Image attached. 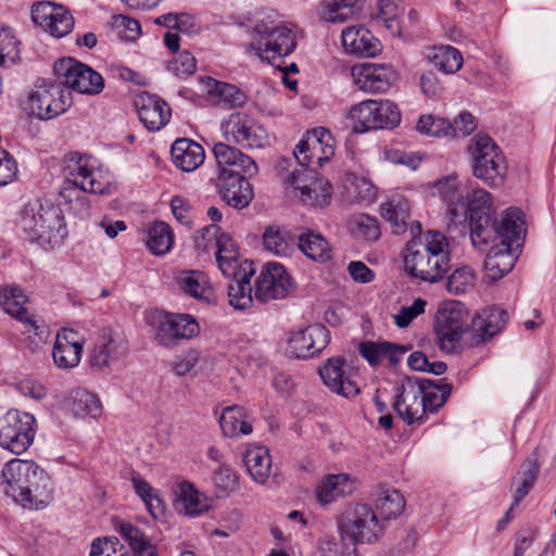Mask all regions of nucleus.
Returning <instances> with one entry per match:
<instances>
[{
    "label": "nucleus",
    "mask_w": 556,
    "mask_h": 556,
    "mask_svg": "<svg viewBox=\"0 0 556 556\" xmlns=\"http://www.w3.org/2000/svg\"><path fill=\"white\" fill-rule=\"evenodd\" d=\"M352 229L355 236L367 241H375L380 236V228L377 219L367 214L354 216L352 220Z\"/></svg>",
    "instance_id": "obj_59"
},
{
    "label": "nucleus",
    "mask_w": 556,
    "mask_h": 556,
    "mask_svg": "<svg viewBox=\"0 0 556 556\" xmlns=\"http://www.w3.org/2000/svg\"><path fill=\"white\" fill-rule=\"evenodd\" d=\"M389 349V342L367 341L361 344L359 353L371 366H377L386 359Z\"/></svg>",
    "instance_id": "obj_63"
},
{
    "label": "nucleus",
    "mask_w": 556,
    "mask_h": 556,
    "mask_svg": "<svg viewBox=\"0 0 556 556\" xmlns=\"http://www.w3.org/2000/svg\"><path fill=\"white\" fill-rule=\"evenodd\" d=\"M132 485L136 493L144 502L148 510L153 517H156L157 514L162 513L163 501L161 500L156 490H154L149 482L140 477H134Z\"/></svg>",
    "instance_id": "obj_56"
},
{
    "label": "nucleus",
    "mask_w": 556,
    "mask_h": 556,
    "mask_svg": "<svg viewBox=\"0 0 556 556\" xmlns=\"http://www.w3.org/2000/svg\"><path fill=\"white\" fill-rule=\"evenodd\" d=\"M4 493L28 509H42L52 497L50 478L33 460L14 458L1 471Z\"/></svg>",
    "instance_id": "obj_2"
},
{
    "label": "nucleus",
    "mask_w": 556,
    "mask_h": 556,
    "mask_svg": "<svg viewBox=\"0 0 556 556\" xmlns=\"http://www.w3.org/2000/svg\"><path fill=\"white\" fill-rule=\"evenodd\" d=\"M243 462L251 478L257 483H264L271 470V457L264 446L248 447Z\"/></svg>",
    "instance_id": "obj_40"
},
{
    "label": "nucleus",
    "mask_w": 556,
    "mask_h": 556,
    "mask_svg": "<svg viewBox=\"0 0 556 556\" xmlns=\"http://www.w3.org/2000/svg\"><path fill=\"white\" fill-rule=\"evenodd\" d=\"M377 511L383 520L397 518L405 508V498L395 489H384L375 501Z\"/></svg>",
    "instance_id": "obj_49"
},
{
    "label": "nucleus",
    "mask_w": 556,
    "mask_h": 556,
    "mask_svg": "<svg viewBox=\"0 0 556 556\" xmlns=\"http://www.w3.org/2000/svg\"><path fill=\"white\" fill-rule=\"evenodd\" d=\"M405 270L424 281L435 282L450 267V250L445 236L429 230L407 242L404 255Z\"/></svg>",
    "instance_id": "obj_3"
},
{
    "label": "nucleus",
    "mask_w": 556,
    "mask_h": 556,
    "mask_svg": "<svg viewBox=\"0 0 556 556\" xmlns=\"http://www.w3.org/2000/svg\"><path fill=\"white\" fill-rule=\"evenodd\" d=\"M324 383L332 391L344 397H353L359 393L354 381L352 368L343 357H332L319 368Z\"/></svg>",
    "instance_id": "obj_26"
},
{
    "label": "nucleus",
    "mask_w": 556,
    "mask_h": 556,
    "mask_svg": "<svg viewBox=\"0 0 556 556\" xmlns=\"http://www.w3.org/2000/svg\"><path fill=\"white\" fill-rule=\"evenodd\" d=\"M263 243L267 251L278 256H288L293 250L294 239L287 229L269 226L263 235Z\"/></svg>",
    "instance_id": "obj_48"
},
{
    "label": "nucleus",
    "mask_w": 556,
    "mask_h": 556,
    "mask_svg": "<svg viewBox=\"0 0 556 556\" xmlns=\"http://www.w3.org/2000/svg\"><path fill=\"white\" fill-rule=\"evenodd\" d=\"M20 223L29 240L43 248L60 247L67 236L61 208L48 201L28 202L22 210Z\"/></svg>",
    "instance_id": "obj_4"
},
{
    "label": "nucleus",
    "mask_w": 556,
    "mask_h": 556,
    "mask_svg": "<svg viewBox=\"0 0 556 556\" xmlns=\"http://www.w3.org/2000/svg\"><path fill=\"white\" fill-rule=\"evenodd\" d=\"M31 20L51 36L61 38L70 34L74 27L72 14L61 5L51 2H39L31 8Z\"/></svg>",
    "instance_id": "obj_22"
},
{
    "label": "nucleus",
    "mask_w": 556,
    "mask_h": 556,
    "mask_svg": "<svg viewBox=\"0 0 556 556\" xmlns=\"http://www.w3.org/2000/svg\"><path fill=\"white\" fill-rule=\"evenodd\" d=\"M205 87L210 96L228 109L242 108L247 103V94L232 84L207 77Z\"/></svg>",
    "instance_id": "obj_42"
},
{
    "label": "nucleus",
    "mask_w": 556,
    "mask_h": 556,
    "mask_svg": "<svg viewBox=\"0 0 556 556\" xmlns=\"http://www.w3.org/2000/svg\"><path fill=\"white\" fill-rule=\"evenodd\" d=\"M289 184L300 191L304 204L324 206L330 203L332 197L331 184L319 177L316 168L301 167L288 176Z\"/></svg>",
    "instance_id": "obj_18"
},
{
    "label": "nucleus",
    "mask_w": 556,
    "mask_h": 556,
    "mask_svg": "<svg viewBox=\"0 0 556 556\" xmlns=\"http://www.w3.org/2000/svg\"><path fill=\"white\" fill-rule=\"evenodd\" d=\"M409 211L408 201L400 194L390 197L381 204V214L396 235L403 233L407 229Z\"/></svg>",
    "instance_id": "obj_39"
},
{
    "label": "nucleus",
    "mask_w": 556,
    "mask_h": 556,
    "mask_svg": "<svg viewBox=\"0 0 556 556\" xmlns=\"http://www.w3.org/2000/svg\"><path fill=\"white\" fill-rule=\"evenodd\" d=\"M416 129L420 134L432 137H448L453 132L451 122L431 114L421 115L417 121Z\"/></svg>",
    "instance_id": "obj_57"
},
{
    "label": "nucleus",
    "mask_w": 556,
    "mask_h": 556,
    "mask_svg": "<svg viewBox=\"0 0 556 556\" xmlns=\"http://www.w3.org/2000/svg\"><path fill=\"white\" fill-rule=\"evenodd\" d=\"M125 353L124 341L111 331L103 330L90 355V364L93 368L101 370L118 362Z\"/></svg>",
    "instance_id": "obj_32"
},
{
    "label": "nucleus",
    "mask_w": 556,
    "mask_h": 556,
    "mask_svg": "<svg viewBox=\"0 0 556 556\" xmlns=\"http://www.w3.org/2000/svg\"><path fill=\"white\" fill-rule=\"evenodd\" d=\"M353 490L354 485L349 475H329L317 486V498L321 504L327 505L339 496L351 494Z\"/></svg>",
    "instance_id": "obj_41"
},
{
    "label": "nucleus",
    "mask_w": 556,
    "mask_h": 556,
    "mask_svg": "<svg viewBox=\"0 0 556 556\" xmlns=\"http://www.w3.org/2000/svg\"><path fill=\"white\" fill-rule=\"evenodd\" d=\"M342 46L350 54L374 56L380 51V43L371 33L361 26L345 28L341 35Z\"/></svg>",
    "instance_id": "obj_34"
},
{
    "label": "nucleus",
    "mask_w": 556,
    "mask_h": 556,
    "mask_svg": "<svg viewBox=\"0 0 556 556\" xmlns=\"http://www.w3.org/2000/svg\"><path fill=\"white\" fill-rule=\"evenodd\" d=\"M167 70L179 77L192 75L197 70L195 58L189 51L177 52L168 61Z\"/></svg>",
    "instance_id": "obj_61"
},
{
    "label": "nucleus",
    "mask_w": 556,
    "mask_h": 556,
    "mask_svg": "<svg viewBox=\"0 0 556 556\" xmlns=\"http://www.w3.org/2000/svg\"><path fill=\"white\" fill-rule=\"evenodd\" d=\"M434 189L438 194L446 202L447 211L452 217V206L463 200V193L460 192V181L456 176H447L439 179Z\"/></svg>",
    "instance_id": "obj_55"
},
{
    "label": "nucleus",
    "mask_w": 556,
    "mask_h": 556,
    "mask_svg": "<svg viewBox=\"0 0 556 556\" xmlns=\"http://www.w3.org/2000/svg\"><path fill=\"white\" fill-rule=\"evenodd\" d=\"M83 344L76 331L63 329L56 334L52 357L60 368H73L80 362Z\"/></svg>",
    "instance_id": "obj_33"
},
{
    "label": "nucleus",
    "mask_w": 556,
    "mask_h": 556,
    "mask_svg": "<svg viewBox=\"0 0 556 556\" xmlns=\"http://www.w3.org/2000/svg\"><path fill=\"white\" fill-rule=\"evenodd\" d=\"M329 342V330L324 325L315 324L291 334L289 352L296 358H309L325 350Z\"/></svg>",
    "instance_id": "obj_25"
},
{
    "label": "nucleus",
    "mask_w": 556,
    "mask_h": 556,
    "mask_svg": "<svg viewBox=\"0 0 556 556\" xmlns=\"http://www.w3.org/2000/svg\"><path fill=\"white\" fill-rule=\"evenodd\" d=\"M173 163L182 172H193L205 160L203 147L188 138L176 139L170 149Z\"/></svg>",
    "instance_id": "obj_36"
},
{
    "label": "nucleus",
    "mask_w": 556,
    "mask_h": 556,
    "mask_svg": "<svg viewBox=\"0 0 556 556\" xmlns=\"http://www.w3.org/2000/svg\"><path fill=\"white\" fill-rule=\"evenodd\" d=\"M300 250L308 258L325 263L331 257V248L327 240L319 233L307 230L298 237Z\"/></svg>",
    "instance_id": "obj_46"
},
{
    "label": "nucleus",
    "mask_w": 556,
    "mask_h": 556,
    "mask_svg": "<svg viewBox=\"0 0 556 556\" xmlns=\"http://www.w3.org/2000/svg\"><path fill=\"white\" fill-rule=\"evenodd\" d=\"M72 105L71 91L56 80L42 79L27 97L24 109L39 119H51Z\"/></svg>",
    "instance_id": "obj_10"
},
{
    "label": "nucleus",
    "mask_w": 556,
    "mask_h": 556,
    "mask_svg": "<svg viewBox=\"0 0 556 556\" xmlns=\"http://www.w3.org/2000/svg\"><path fill=\"white\" fill-rule=\"evenodd\" d=\"M16 391L23 396L35 401L43 400L48 392L43 384L31 379H23L15 384Z\"/></svg>",
    "instance_id": "obj_64"
},
{
    "label": "nucleus",
    "mask_w": 556,
    "mask_h": 556,
    "mask_svg": "<svg viewBox=\"0 0 556 556\" xmlns=\"http://www.w3.org/2000/svg\"><path fill=\"white\" fill-rule=\"evenodd\" d=\"M475 270L467 265L456 268L447 278L446 289L450 293L459 295L471 291L476 285Z\"/></svg>",
    "instance_id": "obj_54"
},
{
    "label": "nucleus",
    "mask_w": 556,
    "mask_h": 556,
    "mask_svg": "<svg viewBox=\"0 0 556 556\" xmlns=\"http://www.w3.org/2000/svg\"><path fill=\"white\" fill-rule=\"evenodd\" d=\"M338 529L341 541L351 545L352 549L348 556H356L357 544H371L378 541L383 532L384 526L377 513L367 504H356L344 509L338 519Z\"/></svg>",
    "instance_id": "obj_6"
},
{
    "label": "nucleus",
    "mask_w": 556,
    "mask_h": 556,
    "mask_svg": "<svg viewBox=\"0 0 556 556\" xmlns=\"http://www.w3.org/2000/svg\"><path fill=\"white\" fill-rule=\"evenodd\" d=\"M290 278L285 267L279 263H267L256 280L255 300L267 303L282 299L290 289Z\"/></svg>",
    "instance_id": "obj_24"
},
{
    "label": "nucleus",
    "mask_w": 556,
    "mask_h": 556,
    "mask_svg": "<svg viewBox=\"0 0 556 556\" xmlns=\"http://www.w3.org/2000/svg\"><path fill=\"white\" fill-rule=\"evenodd\" d=\"M470 331L475 343L479 344L504 329L508 320V314L497 306H491L481 309L473 316L470 315Z\"/></svg>",
    "instance_id": "obj_30"
},
{
    "label": "nucleus",
    "mask_w": 556,
    "mask_h": 556,
    "mask_svg": "<svg viewBox=\"0 0 556 556\" xmlns=\"http://www.w3.org/2000/svg\"><path fill=\"white\" fill-rule=\"evenodd\" d=\"M539 473V464L535 458L528 457L521 465L517 477L514 479L516 490L514 494L513 506L518 505L521 500L533 488Z\"/></svg>",
    "instance_id": "obj_51"
},
{
    "label": "nucleus",
    "mask_w": 556,
    "mask_h": 556,
    "mask_svg": "<svg viewBox=\"0 0 556 556\" xmlns=\"http://www.w3.org/2000/svg\"><path fill=\"white\" fill-rule=\"evenodd\" d=\"M468 151L471 156L472 174L476 178L490 187L503 184L506 174L505 159L491 137L476 135Z\"/></svg>",
    "instance_id": "obj_9"
},
{
    "label": "nucleus",
    "mask_w": 556,
    "mask_h": 556,
    "mask_svg": "<svg viewBox=\"0 0 556 556\" xmlns=\"http://www.w3.org/2000/svg\"><path fill=\"white\" fill-rule=\"evenodd\" d=\"M400 8L393 0H379L378 13L374 17V23L379 27H384L391 36H400Z\"/></svg>",
    "instance_id": "obj_53"
},
{
    "label": "nucleus",
    "mask_w": 556,
    "mask_h": 556,
    "mask_svg": "<svg viewBox=\"0 0 556 556\" xmlns=\"http://www.w3.org/2000/svg\"><path fill=\"white\" fill-rule=\"evenodd\" d=\"M355 85L368 93L387 92L397 79V74L391 65L365 63L352 68Z\"/></svg>",
    "instance_id": "obj_20"
},
{
    "label": "nucleus",
    "mask_w": 556,
    "mask_h": 556,
    "mask_svg": "<svg viewBox=\"0 0 556 556\" xmlns=\"http://www.w3.org/2000/svg\"><path fill=\"white\" fill-rule=\"evenodd\" d=\"M66 177L59 187V205L66 206L79 218L90 215L86 193L111 194L115 191L113 175L98 165L92 156L71 153L65 167Z\"/></svg>",
    "instance_id": "obj_1"
},
{
    "label": "nucleus",
    "mask_w": 556,
    "mask_h": 556,
    "mask_svg": "<svg viewBox=\"0 0 556 556\" xmlns=\"http://www.w3.org/2000/svg\"><path fill=\"white\" fill-rule=\"evenodd\" d=\"M146 244L154 255L166 254L173 244L170 227L164 222H155L147 230Z\"/></svg>",
    "instance_id": "obj_50"
},
{
    "label": "nucleus",
    "mask_w": 556,
    "mask_h": 556,
    "mask_svg": "<svg viewBox=\"0 0 556 556\" xmlns=\"http://www.w3.org/2000/svg\"><path fill=\"white\" fill-rule=\"evenodd\" d=\"M140 122L150 131H157L166 126L172 116L169 105L155 94L143 92L136 99Z\"/></svg>",
    "instance_id": "obj_29"
},
{
    "label": "nucleus",
    "mask_w": 556,
    "mask_h": 556,
    "mask_svg": "<svg viewBox=\"0 0 556 556\" xmlns=\"http://www.w3.org/2000/svg\"><path fill=\"white\" fill-rule=\"evenodd\" d=\"M463 200L452 206V220L460 223L467 220V217L489 215L492 211V195L484 189H475Z\"/></svg>",
    "instance_id": "obj_35"
},
{
    "label": "nucleus",
    "mask_w": 556,
    "mask_h": 556,
    "mask_svg": "<svg viewBox=\"0 0 556 556\" xmlns=\"http://www.w3.org/2000/svg\"><path fill=\"white\" fill-rule=\"evenodd\" d=\"M295 47V33L285 22L267 15L255 23L250 48L262 60L271 62L276 58L287 56Z\"/></svg>",
    "instance_id": "obj_7"
},
{
    "label": "nucleus",
    "mask_w": 556,
    "mask_h": 556,
    "mask_svg": "<svg viewBox=\"0 0 556 556\" xmlns=\"http://www.w3.org/2000/svg\"><path fill=\"white\" fill-rule=\"evenodd\" d=\"M426 305V300L417 298L412 305L401 307L394 315L395 325L400 328L407 327L415 318L425 313Z\"/></svg>",
    "instance_id": "obj_62"
},
{
    "label": "nucleus",
    "mask_w": 556,
    "mask_h": 556,
    "mask_svg": "<svg viewBox=\"0 0 556 556\" xmlns=\"http://www.w3.org/2000/svg\"><path fill=\"white\" fill-rule=\"evenodd\" d=\"M422 387L418 379L406 378L397 388L393 404L399 416L408 425L421 422L426 416L422 402Z\"/></svg>",
    "instance_id": "obj_21"
},
{
    "label": "nucleus",
    "mask_w": 556,
    "mask_h": 556,
    "mask_svg": "<svg viewBox=\"0 0 556 556\" xmlns=\"http://www.w3.org/2000/svg\"><path fill=\"white\" fill-rule=\"evenodd\" d=\"M66 407L76 417H97L101 413V403L96 394L86 389L71 391L66 399Z\"/></svg>",
    "instance_id": "obj_44"
},
{
    "label": "nucleus",
    "mask_w": 556,
    "mask_h": 556,
    "mask_svg": "<svg viewBox=\"0 0 556 556\" xmlns=\"http://www.w3.org/2000/svg\"><path fill=\"white\" fill-rule=\"evenodd\" d=\"M174 495L176 510L191 518L208 511L212 506L211 498L201 493L193 483L186 480L176 484Z\"/></svg>",
    "instance_id": "obj_31"
},
{
    "label": "nucleus",
    "mask_w": 556,
    "mask_h": 556,
    "mask_svg": "<svg viewBox=\"0 0 556 556\" xmlns=\"http://www.w3.org/2000/svg\"><path fill=\"white\" fill-rule=\"evenodd\" d=\"M247 175H227L218 174L216 187L223 200L235 208H243L252 201L253 188Z\"/></svg>",
    "instance_id": "obj_28"
},
{
    "label": "nucleus",
    "mask_w": 556,
    "mask_h": 556,
    "mask_svg": "<svg viewBox=\"0 0 556 556\" xmlns=\"http://www.w3.org/2000/svg\"><path fill=\"white\" fill-rule=\"evenodd\" d=\"M37 431L33 414L10 409L0 417V446L21 455L33 444Z\"/></svg>",
    "instance_id": "obj_13"
},
{
    "label": "nucleus",
    "mask_w": 556,
    "mask_h": 556,
    "mask_svg": "<svg viewBox=\"0 0 556 556\" xmlns=\"http://www.w3.org/2000/svg\"><path fill=\"white\" fill-rule=\"evenodd\" d=\"M28 298L24 290L17 286H8L0 291V305L3 309L23 323L28 330H33L35 334L41 336L46 332V327L40 324V319L29 312Z\"/></svg>",
    "instance_id": "obj_23"
},
{
    "label": "nucleus",
    "mask_w": 556,
    "mask_h": 556,
    "mask_svg": "<svg viewBox=\"0 0 556 556\" xmlns=\"http://www.w3.org/2000/svg\"><path fill=\"white\" fill-rule=\"evenodd\" d=\"M419 386L422 387V402L425 404L426 414L438 412L448 399L452 387L450 383H437L431 379H418Z\"/></svg>",
    "instance_id": "obj_45"
},
{
    "label": "nucleus",
    "mask_w": 556,
    "mask_h": 556,
    "mask_svg": "<svg viewBox=\"0 0 556 556\" xmlns=\"http://www.w3.org/2000/svg\"><path fill=\"white\" fill-rule=\"evenodd\" d=\"M20 59L17 40L11 28L0 25V66H9Z\"/></svg>",
    "instance_id": "obj_58"
},
{
    "label": "nucleus",
    "mask_w": 556,
    "mask_h": 556,
    "mask_svg": "<svg viewBox=\"0 0 556 556\" xmlns=\"http://www.w3.org/2000/svg\"><path fill=\"white\" fill-rule=\"evenodd\" d=\"M224 138L244 149H261L269 144L266 128L247 113H231L220 123Z\"/></svg>",
    "instance_id": "obj_15"
},
{
    "label": "nucleus",
    "mask_w": 556,
    "mask_h": 556,
    "mask_svg": "<svg viewBox=\"0 0 556 556\" xmlns=\"http://www.w3.org/2000/svg\"><path fill=\"white\" fill-rule=\"evenodd\" d=\"M433 65L444 74H454L463 65V55L454 47L440 46L433 48L429 56Z\"/></svg>",
    "instance_id": "obj_52"
},
{
    "label": "nucleus",
    "mask_w": 556,
    "mask_h": 556,
    "mask_svg": "<svg viewBox=\"0 0 556 556\" xmlns=\"http://www.w3.org/2000/svg\"><path fill=\"white\" fill-rule=\"evenodd\" d=\"M213 154L217 164L218 174H243L248 177H253L258 172V167L253 159L229 143H215Z\"/></svg>",
    "instance_id": "obj_27"
},
{
    "label": "nucleus",
    "mask_w": 556,
    "mask_h": 556,
    "mask_svg": "<svg viewBox=\"0 0 556 556\" xmlns=\"http://www.w3.org/2000/svg\"><path fill=\"white\" fill-rule=\"evenodd\" d=\"M334 154V138L324 128H315L296 144L293 155L301 167H321Z\"/></svg>",
    "instance_id": "obj_17"
},
{
    "label": "nucleus",
    "mask_w": 556,
    "mask_h": 556,
    "mask_svg": "<svg viewBox=\"0 0 556 556\" xmlns=\"http://www.w3.org/2000/svg\"><path fill=\"white\" fill-rule=\"evenodd\" d=\"M115 530L129 545L132 556H159L156 546L138 527L128 521H117Z\"/></svg>",
    "instance_id": "obj_38"
},
{
    "label": "nucleus",
    "mask_w": 556,
    "mask_h": 556,
    "mask_svg": "<svg viewBox=\"0 0 556 556\" xmlns=\"http://www.w3.org/2000/svg\"><path fill=\"white\" fill-rule=\"evenodd\" d=\"M349 117L356 132H366L396 127L401 122V112L390 100H366L353 105Z\"/></svg>",
    "instance_id": "obj_11"
},
{
    "label": "nucleus",
    "mask_w": 556,
    "mask_h": 556,
    "mask_svg": "<svg viewBox=\"0 0 556 556\" xmlns=\"http://www.w3.org/2000/svg\"><path fill=\"white\" fill-rule=\"evenodd\" d=\"M219 425L226 437L233 438L239 434H250L252 426L245 420L244 409L240 406L226 407L219 418Z\"/></svg>",
    "instance_id": "obj_47"
},
{
    "label": "nucleus",
    "mask_w": 556,
    "mask_h": 556,
    "mask_svg": "<svg viewBox=\"0 0 556 556\" xmlns=\"http://www.w3.org/2000/svg\"><path fill=\"white\" fill-rule=\"evenodd\" d=\"M362 9V0H323L319 16L331 23H342Z\"/></svg>",
    "instance_id": "obj_43"
},
{
    "label": "nucleus",
    "mask_w": 556,
    "mask_h": 556,
    "mask_svg": "<svg viewBox=\"0 0 556 556\" xmlns=\"http://www.w3.org/2000/svg\"><path fill=\"white\" fill-rule=\"evenodd\" d=\"M219 228L215 225H207L203 227L201 230L197 232L194 236V247L199 251H208L211 249H216L215 255L217 256V252L219 249L218 241L222 237H229L226 233L218 235Z\"/></svg>",
    "instance_id": "obj_60"
},
{
    "label": "nucleus",
    "mask_w": 556,
    "mask_h": 556,
    "mask_svg": "<svg viewBox=\"0 0 556 556\" xmlns=\"http://www.w3.org/2000/svg\"><path fill=\"white\" fill-rule=\"evenodd\" d=\"M470 313L460 302L444 304L435 317L434 332L440 350L452 353L462 336L470 331Z\"/></svg>",
    "instance_id": "obj_14"
},
{
    "label": "nucleus",
    "mask_w": 556,
    "mask_h": 556,
    "mask_svg": "<svg viewBox=\"0 0 556 556\" xmlns=\"http://www.w3.org/2000/svg\"><path fill=\"white\" fill-rule=\"evenodd\" d=\"M523 237L525 233H518V238L501 240L493 244L484 260L485 277L489 280H500L513 269Z\"/></svg>",
    "instance_id": "obj_19"
},
{
    "label": "nucleus",
    "mask_w": 556,
    "mask_h": 556,
    "mask_svg": "<svg viewBox=\"0 0 556 556\" xmlns=\"http://www.w3.org/2000/svg\"><path fill=\"white\" fill-rule=\"evenodd\" d=\"M175 280L178 290L187 296L202 302H210L213 299L208 278L201 270H181L176 275Z\"/></svg>",
    "instance_id": "obj_37"
},
{
    "label": "nucleus",
    "mask_w": 556,
    "mask_h": 556,
    "mask_svg": "<svg viewBox=\"0 0 556 556\" xmlns=\"http://www.w3.org/2000/svg\"><path fill=\"white\" fill-rule=\"evenodd\" d=\"M472 245L483 250L490 241L518 238L526 233L523 214L515 207L507 208L498 222H493L491 214L467 217Z\"/></svg>",
    "instance_id": "obj_8"
},
{
    "label": "nucleus",
    "mask_w": 556,
    "mask_h": 556,
    "mask_svg": "<svg viewBox=\"0 0 556 556\" xmlns=\"http://www.w3.org/2000/svg\"><path fill=\"white\" fill-rule=\"evenodd\" d=\"M157 343L173 348L181 340H190L200 333L198 320L190 314L155 311L148 316Z\"/></svg>",
    "instance_id": "obj_12"
},
{
    "label": "nucleus",
    "mask_w": 556,
    "mask_h": 556,
    "mask_svg": "<svg viewBox=\"0 0 556 556\" xmlns=\"http://www.w3.org/2000/svg\"><path fill=\"white\" fill-rule=\"evenodd\" d=\"M53 71L58 81L70 91L98 94L104 87V79L98 72L72 58L56 61Z\"/></svg>",
    "instance_id": "obj_16"
},
{
    "label": "nucleus",
    "mask_w": 556,
    "mask_h": 556,
    "mask_svg": "<svg viewBox=\"0 0 556 556\" xmlns=\"http://www.w3.org/2000/svg\"><path fill=\"white\" fill-rule=\"evenodd\" d=\"M217 264L228 283L229 304L236 309H247L253 303L251 278L255 270L252 262L238 257L237 245L231 237L218 241Z\"/></svg>",
    "instance_id": "obj_5"
}]
</instances>
